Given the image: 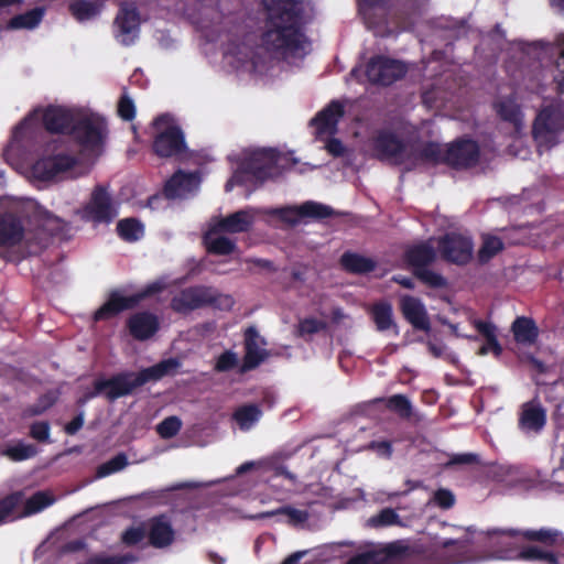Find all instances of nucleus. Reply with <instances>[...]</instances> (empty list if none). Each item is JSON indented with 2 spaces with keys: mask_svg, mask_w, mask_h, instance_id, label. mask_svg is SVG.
<instances>
[{
  "mask_svg": "<svg viewBox=\"0 0 564 564\" xmlns=\"http://www.w3.org/2000/svg\"><path fill=\"white\" fill-rule=\"evenodd\" d=\"M138 305V296H123L119 292L113 291L109 294L108 300L94 313V321L110 319L121 312L132 310Z\"/></svg>",
  "mask_w": 564,
  "mask_h": 564,
  "instance_id": "obj_26",
  "label": "nucleus"
},
{
  "mask_svg": "<svg viewBox=\"0 0 564 564\" xmlns=\"http://www.w3.org/2000/svg\"><path fill=\"white\" fill-rule=\"evenodd\" d=\"M141 18L133 3H123L113 21V35L123 46H131L140 34Z\"/></svg>",
  "mask_w": 564,
  "mask_h": 564,
  "instance_id": "obj_13",
  "label": "nucleus"
},
{
  "mask_svg": "<svg viewBox=\"0 0 564 564\" xmlns=\"http://www.w3.org/2000/svg\"><path fill=\"white\" fill-rule=\"evenodd\" d=\"M77 113L61 106H48L43 112V126L51 133L70 134Z\"/></svg>",
  "mask_w": 564,
  "mask_h": 564,
  "instance_id": "obj_24",
  "label": "nucleus"
},
{
  "mask_svg": "<svg viewBox=\"0 0 564 564\" xmlns=\"http://www.w3.org/2000/svg\"><path fill=\"white\" fill-rule=\"evenodd\" d=\"M408 73L405 63L384 55L369 58L365 67L367 80L376 86L388 87L402 79Z\"/></svg>",
  "mask_w": 564,
  "mask_h": 564,
  "instance_id": "obj_8",
  "label": "nucleus"
},
{
  "mask_svg": "<svg viewBox=\"0 0 564 564\" xmlns=\"http://www.w3.org/2000/svg\"><path fill=\"white\" fill-rule=\"evenodd\" d=\"M520 556L527 561H540L547 564H557V556L553 552L545 551L535 545L524 547L521 551Z\"/></svg>",
  "mask_w": 564,
  "mask_h": 564,
  "instance_id": "obj_49",
  "label": "nucleus"
},
{
  "mask_svg": "<svg viewBox=\"0 0 564 564\" xmlns=\"http://www.w3.org/2000/svg\"><path fill=\"white\" fill-rule=\"evenodd\" d=\"M339 262L345 271L352 274H367L377 267L376 261L371 258L351 251L344 252Z\"/></svg>",
  "mask_w": 564,
  "mask_h": 564,
  "instance_id": "obj_33",
  "label": "nucleus"
},
{
  "mask_svg": "<svg viewBox=\"0 0 564 564\" xmlns=\"http://www.w3.org/2000/svg\"><path fill=\"white\" fill-rule=\"evenodd\" d=\"M473 326L486 340V343L479 348L478 355L484 356L491 351L496 357H499L502 354V347L497 338L496 326L492 323L482 319H474Z\"/></svg>",
  "mask_w": 564,
  "mask_h": 564,
  "instance_id": "obj_31",
  "label": "nucleus"
},
{
  "mask_svg": "<svg viewBox=\"0 0 564 564\" xmlns=\"http://www.w3.org/2000/svg\"><path fill=\"white\" fill-rule=\"evenodd\" d=\"M253 220V216L248 210L240 209L215 223L212 226V234L247 232L251 229Z\"/></svg>",
  "mask_w": 564,
  "mask_h": 564,
  "instance_id": "obj_27",
  "label": "nucleus"
},
{
  "mask_svg": "<svg viewBox=\"0 0 564 564\" xmlns=\"http://www.w3.org/2000/svg\"><path fill=\"white\" fill-rule=\"evenodd\" d=\"M239 359L237 352L232 350H225L221 352L215 362L214 369L217 372H228L238 366Z\"/></svg>",
  "mask_w": 564,
  "mask_h": 564,
  "instance_id": "obj_54",
  "label": "nucleus"
},
{
  "mask_svg": "<svg viewBox=\"0 0 564 564\" xmlns=\"http://www.w3.org/2000/svg\"><path fill=\"white\" fill-rule=\"evenodd\" d=\"M22 241L31 249L26 202L0 210V247L12 248Z\"/></svg>",
  "mask_w": 564,
  "mask_h": 564,
  "instance_id": "obj_6",
  "label": "nucleus"
},
{
  "mask_svg": "<svg viewBox=\"0 0 564 564\" xmlns=\"http://www.w3.org/2000/svg\"><path fill=\"white\" fill-rule=\"evenodd\" d=\"M413 549L399 542L380 550L367 551L351 556L346 564H393L411 557Z\"/></svg>",
  "mask_w": 564,
  "mask_h": 564,
  "instance_id": "obj_16",
  "label": "nucleus"
},
{
  "mask_svg": "<svg viewBox=\"0 0 564 564\" xmlns=\"http://www.w3.org/2000/svg\"><path fill=\"white\" fill-rule=\"evenodd\" d=\"M198 177L195 173L176 171L164 184L163 196L167 199H175L189 193L197 184Z\"/></svg>",
  "mask_w": 564,
  "mask_h": 564,
  "instance_id": "obj_28",
  "label": "nucleus"
},
{
  "mask_svg": "<svg viewBox=\"0 0 564 564\" xmlns=\"http://www.w3.org/2000/svg\"><path fill=\"white\" fill-rule=\"evenodd\" d=\"M400 310L403 317L414 329L431 332V322L422 301L412 295H404L400 300Z\"/></svg>",
  "mask_w": 564,
  "mask_h": 564,
  "instance_id": "obj_25",
  "label": "nucleus"
},
{
  "mask_svg": "<svg viewBox=\"0 0 564 564\" xmlns=\"http://www.w3.org/2000/svg\"><path fill=\"white\" fill-rule=\"evenodd\" d=\"M80 218L94 224H110L118 215L111 195L102 185H97L91 192L89 202L78 210Z\"/></svg>",
  "mask_w": 564,
  "mask_h": 564,
  "instance_id": "obj_11",
  "label": "nucleus"
},
{
  "mask_svg": "<svg viewBox=\"0 0 564 564\" xmlns=\"http://www.w3.org/2000/svg\"><path fill=\"white\" fill-rule=\"evenodd\" d=\"M117 232L122 240L127 242H134L143 237L144 226L137 218H124L118 221Z\"/></svg>",
  "mask_w": 564,
  "mask_h": 564,
  "instance_id": "obj_39",
  "label": "nucleus"
},
{
  "mask_svg": "<svg viewBox=\"0 0 564 564\" xmlns=\"http://www.w3.org/2000/svg\"><path fill=\"white\" fill-rule=\"evenodd\" d=\"M128 465V457L124 453H119L106 463L100 464L96 470L97 478H105L109 475L118 473Z\"/></svg>",
  "mask_w": 564,
  "mask_h": 564,
  "instance_id": "obj_45",
  "label": "nucleus"
},
{
  "mask_svg": "<svg viewBox=\"0 0 564 564\" xmlns=\"http://www.w3.org/2000/svg\"><path fill=\"white\" fill-rule=\"evenodd\" d=\"M373 156L380 161H393L395 164L403 163L402 156L406 145L392 130L380 129L371 139Z\"/></svg>",
  "mask_w": 564,
  "mask_h": 564,
  "instance_id": "obj_15",
  "label": "nucleus"
},
{
  "mask_svg": "<svg viewBox=\"0 0 564 564\" xmlns=\"http://www.w3.org/2000/svg\"><path fill=\"white\" fill-rule=\"evenodd\" d=\"M152 127L156 134L152 150L159 158H172L186 151L184 133L170 113H161L154 118Z\"/></svg>",
  "mask_w": 564,
  "mask_h": 564,
  "instance_id": "obj_7",
  "label": "nucleus"
},
{
  "mask_svg": "<svg viewBox=\"0 0 564 564\" xmlns=\"http://www.w3.org/2000/svg\"><path fill=\"white\" fill-rule=\"evenodd\" d=\"M69 135L82 147L95 149L104 143L107 121L96 113H77Z\"/></svg>",
  "mask_w": 564,
  "mask_h": 564,
  "instance_id": "obj_9",
  "label": "nucleus"
},
{
  "mask_svg": "<svg viewBox=\"0 0 564 564\" xmlns=\"http://www.w3.org/2000/svg\"><path fill=\"white\" fill-rule=\"evenodd\" d=\"M3 454L13 462H22L34 457L37 454V449L32 444L20 442L13 446L7 447Z\"/></svg>",
  "mask_w": 564,
  "mask_h": 564,
  "instance_id": "obj_48",
  "label": "nucleus"
},
{
  "mask_svg": "<svg viewBox=\"0 0 564 564\" xmlns=\"http://www.w3.org/2000/svg\"><path fill=\"white\" fill-rule=\"evenodd\" d=\"M147 536L145 522L139 527H130L123 531L121 541L128 546L139 544Z\"/></svg>",
  "mask_w": 564,
  "mask_h": 564,
  "instance_id": "obj_57",
  "label": "nucleus"
},
{
  "mask_svg": "<svg viewBox=\"0 0 564 564\" xmlns=\"http://www.w3.org/2000/svg\"><path fill=\"white\" fill-rule=\"evenodd\" d=\"M547 422L546 409L536 399L524 402L520 406L518 429L527 436L542 433Z\"/></svg>",
  "mask_w": 564,
  "mask_h": 564,
  "instance_id": "obj_19",
  "label": "nucleus"
},
{
  "mask_svg": "<svg viewBox=\"0 0 564 564\" xmlns=\"http://www.w3.org/2000/svg\"><path fill=\"white\" fill-rule=\"evenodd\" d=\"M497 113L501 120L520 127L522 122V112L520 107L511 100H502L496 105Z\"/></svg>",
  "mask_w": 564,
  "mask_h": 564,
  "instance_id": "obj_43",
  "label": "nucleus"
},
{
  "mask_svg": "<svg viewBox=\"0 0 564 564\" xmlns=\"http://www.w3.org/2000/svg\"><path fill=\"white\" fill-rule=\"evenodd\" d=\"M44 15L45 8L36 7L24 13L12 17L7 24V28L9 30H32L35 29L42 22Z\"/></svg>",
  "mask_w": 564,
  "mask_h": 564,
  "instance_id": "obj_35",
  "label": "nucleus"
},
{
  "mask_svg": "<svg viewBox=\"0 0 564 564\" xmlns=\"http://www.w3.org/2000/svg\"><path fill=\"white\" fill-rule=\"evenodd\" d=\"M232 303L234 301L230 295L220 294L212 286L193 285L181 290L174 295L170 306L175 313L187 314L206 306L221 307L226 305L230 307Z\"/></svg>",
  "mask_w": 564,
  "mask_h": 564,
  "instance_id": "obj_5",
  "label": "nucleus"
},
{
  "mask_svg": "<svg viewBox=\"0 0 564 564\" xmlns=\"http://www.w3.org/2000/svg\"><path fill=\"white\" fill-rule=\"evenodd\" d=\"M182 427V422L177 416L165 417L156 427L158 433L163 438L175 436Z\"/></svg>",
  "mask_w": 564,
  "mask_h": 564,
  "instance_id": "obj_56",
  "label": "nucleus"
},
{
  "mask_svg": "<svg viewBox=\"0 0 564 564\" xmlns=\"http://www.w3.org/2000/svg\"><path fill=\"white\" fill-rule=\"evenodd\" d=\"M326 150L335 158L341 156L345 153V148L339 139L332 138L326 143Z\"/></svg>",
  "mask_w": 564,
  "mask_h": 564,
  "instance_id": "obj_62",
  "label": "nucleus"
},
{
  "mask_svg": "<svg viewBox=\"0 0 564 564\" xmlns=\"http://www.w3.org/2000/svg\"><path fill=\"white\" fill-rule=\"evenodd\" d=\"M420 343H424L423 338L417 339ZM429 352L435 357L440 358L444 355L445 351V345L434 343L433 340H426L425 341Z\"/></svg>",
  "mask_w": 564,
  "mask_h": 564,
  "instance_id": "obj_64",
  "label": "nucleus"
},
{
  "mask_svg": "<svg viewBox=\"0 0 564 564\" xmlns=\"http://www.w3.org/2000/svg\"><path fill=\"white\" fill-rule=\"evenodd\" d=\"M386 408L398 414L399 417L409 420L413 414V406L409 398L404 394H393L384 399Z\"/></svg>",
  "mask_w": 564,
  "mask_h": 564,
  "instance_id": "obj_41",
  "label": "nucleus"
},
{
  "mask_svg": "<svg viewBox=\"0 0 564 564\" xmlns=\"http://www.w3.org/2000/svg\"><path fill=\"white\" fill-rule=\"evenodd\" d=\"M369 9L383 12L384 22H391L398 28L411 23L413 17L420 13L421 0H364Z\"/></svg>",
  "mask_w": 564,
  "mask_h": 564,
  "instance_id": "obj_10",
  "label": "nucleus"
},
{
  "mask_svg": "<svg viewBox=\"0 0 564 564\" xmlns=\"http://www.w3.org/2000/svg\"><path fill=\"white\" fill-rule=\"evenodd\" d=\"M560 532L554 529L542 528L539 530H527L523 536L529 541H538L545 545H554L557 542Z\"/></svg>",
  "mask_w": 564,
  "mask_h": 564,
  "instance_id": "obj_51",
  "label": "nucleus"
},
{
  "mask_svg": "<svg viewBox=\"0 0 564 564\" xmlns=\"http://www.w3.org/2000/svg\"><path fill=\"white\" fill-rule=\"evenodd\" d=\"M281 158V153L271 148L253 151L240 162L237 171L226 183V191H231L234 185H243L249 177L262 184L267 180L280 176Z\"/></svg>",
  "mask_w": 564,
  "mask_h": 564,
  "instance_id": "obj_3",
  "label": "nucleus"
},
{
  "mask_svg": "<svg viewBox=\"0 0 564 564\" xmlns=\"http://www.w3.org/2000/svg\"><path fill=\"white\" fill-rule=\"evenodd\" d=\"M562 131H564V110L555 105L543 107L532 126L534 139L551 142Z\"/></svg>",
  "mask_w": 564,
  "mask_h": 564,
  "instance_id": "obj_14",
  "label": "nucleus"
},
{
  "mask_svg": "<svg viewBox=\"0 0 564 564\" xmlns=\"http://www.w3.org/2000/svg\"><path fill=\"white\" fill-rule=\"evenodd\" d=\"M283 514L288 517V523L292 525L304 523L308 519V512L305 510H299L291 506H283L276 510L269 511L262 514V517H273Z\"/></svg>",
  "mask_w": 564,
  "mask_h": 564,
  "instance_id": "obj_47",
  "label": "nucleus"
},
{
  "mask_svg": "<svg viewBox=\"0 0 564 564\" xmlns=\"http://www.w3.org/2000/svg\"><path fill=\"white\" fill-rule=\"evenodd\" d=\"M416 158L427 163L445 164V150H443L438 143L434 141H427L424 142L416 151Z\"/></svg>",
  "mask_w": 564,
  "mask_h": 564,
  "instance_id": "obj_42",
  "label": "nucleus"
},
{
  "mask_svg": "<svg viewBox=\"0 0 564 564\" xmlns=\"http://www.w3.org/2000/svg\"><path fill=\"white\" fill-rule=\"evenodd\" d=\"M265 17L260 40L270 54L297 56L308 43L301 0H262Z\"/></svg>",
  "mask_w": 564,
  "mask_h": 564,
  "instance_id": "obj_1",
  "label": "nucleus"
},
{
  "mask_svg": "<svg viewBox=\"0 0 564 564\" xmlns=\"http://www.w3.org/2000/svg\"><path fill=\"white\" fill-rule=\"evenodd\" d=\"M29 226L31 230V253L43 249L51 237L64 236L70 230V224L52 214L36 202L29 200Z\"/></svg>",
  "mask_w": 564,
  "mask_h": 564,
  "instance_id": "obj_4",
  "label": "nucleus"
},
{
  "mask_svg": "<svg viewBox=\"0 0 564 564\" xmlns=\"http://www.w3.org/2000/svg\"><path fill=\"white\" fill-rule=\"evenodd\" d=\"M102 7L101 0H74L68 4V10L77 21L83 22L97 17Z\"/></svg>",
  "mask_w": 564,
  "mask_h": 564,
  "instance_id": "obj_34",
  "label": "nucleus"
},
{
  "mask_svg": "<svg viewBox=\"0 0 564 564\" xmlns=\"http://www.w3.org/2000/svg\"><path fill=\"white\" fill-rule=\"evenodd\" d=\"M23 495L20 491L12 492L0 500V525L4 523L22 502Z\"/></svg>",
  "mask_w": 564,
  "mask_h": 564,
  "instance_id": "obj_50",
  "label": "nucleus"
},
{
  "mask_svg": "<svg viewBox=\"0 0 564 564\" xmlns=\"http://www.w3.org/2000/svg\"><path fill=\"white\" fill-rule=\"evenodd\" d=\"M282 221L296 225L304 218H313V219H325L333 216L334 212L332 207L308 200L303 203L300 206H288L282 208H276L273 212Z\"/></svg>",
  "mask_w": 564,
  "mask_h": 564,
  "instance_id": "obj_18",
  "label": "nucleus"
},
{
  "mask_svg": "<svg viewBox=\"0 0 564 564\" xmlns=\"http://www.w3.org/2000/svg\"><path fill=\"white\" fill-rule=\"evenodd\" d=\"M432 501L441 509L447 510L454 507L456 498L452 490L438 488L434 491Z\"/></svg>",
  "mask_w": 564,
  "mask_h": 564,
  "instance_id": "obj_59",
  "label": "nucleus"
},
{
  "mask_svg": "<svg viewBox=\"0 0 564 564\" xmlns=\"http://www.w3.org/2000/svg\"><path fill=\"white\" fill-rule=\"evenodd\" d=\"M262 416V411L258 404L250 403L240 405L232 413L234 421L238 424L241 431H248L256 424Z\"/></svg>",
  "mask_w": 564,
  "mask_h": 564,
  "instance_id": "obj_37",
  "label": "nucleus"
},
{
  "mask_svg": "<svg viewBox=\"0 0 564 564\" xmlns=\"http://www.w3.org/2000/svg\"><path fill=\"white\" fill-rule=\"evenodd\" d=\"M437 248L443 260L464 265L473 258L474 242L470 237L452 231L440 238Z\"/></svg>",
  "mask_w": 564,
  "mask_h": 564,
  "instance_id": "obj_12",
  "label": "nucleus"
},
{
  "mask_svg": "<svg viewBox=\"0 0 564 564\" xmlns=\"http://www.w3.org/2000/svg\"><path fill=\"white\" fill-rule=\"evenodd\" d=\"M50 424L46 421L34 422L30 427V436L37 442H48L50 441Z\"/></svg>",
  "mask_w": 564,
  "mask_h": 564,
  "instance_id": "obj_60",
  "label": "nucleus"
},
{
  "mask_svg": "<svg viewBox=\"0 0 564 564\" xmlns=\"http://www.w3.org/2000/svg\"><path fill=\"white\" fill-rule=\"evenodd\" d=\"M414 275L430 288L440 289L446 285V279L427 267L414 270Z\"/></svg>",
  "mask_w": 564,
  "mask_h": 564,
  "instance_id": "obj_52",
  "label": "nucleus"
},
{
  "mask_svg": "<svg viewBox=\"0 0 564 564\" xmlns=\"http://www.w3.org/2000/svg\"><path fill=\"white\" fill-rule=\"evenodd\" d=\"M503 241L497 237L487 235L482 239V245L478 250V260L480 263H486L491 260L496 254L503 250Z\"/></svg>",
  "mask_w": 564,
  "mask_h": 564,
  "instance_id": "obj_44",
  "label": "nucleus"
},
{
  "mask_svg": "<svg viewBox=\"0 0 564 564\" xmlns=\"http://www.w3.org/2000/svg\"><path fill=\"white\" fill-rule=\"evenodd\" d=\"M76 160L68 154H56L37 160L33 165V174L41 181H52L58 174L74 167Z\"/></svg>",
  "mask_w": 564,
  "mask_h": 564,
  "instance_id": "obj_22",
  "label": "nucleus"
},
{
  "mask_svg": "<svg viewBox=\"0 0 564 564\" xmlns=\"http://www.w3.org/2000/svg\"><path fill=\"white\" fill-rule=\"evenodd\" d=\"M137 561V556L127 553L121 555H94L90 556L84 564H131Z\"/></svg>",
  "mask_w": 564,
  "mask_h": 564,
  "instance_id": "obj_53",
  "label": "nucleus"
},
{
  "mask_svg": "<svg viewBox=\"0 0 564 564\" xmlns=\"http://www.w3.org/2000/svg\"><path fill=\"white\" fill-rule=\"evenodd\" d=\"M84 425V416L83 414H78L75 417H73L66 425H65V432L68 435L76 434Z\"/></svg>",
  "mask_w": 564,
  "mask_h": 564,
  "instance_id": "obj_63",
  "label": "nucleus"
},
{
  "mask_svg": "<svg viewBox=\"0 0 564 564\" xmlns=\"http://www.w3.org/2000/svg\"><path fill=\"white\" fill-rule=\"evenodd\" d=\"M511 333L517 344L532 346L538 341L540 329L532 317L518 316L511 324Z\"/></svg>",
  "mask_w": 564,
  "mask_h": 564,
  "instance_id": "obj_30",
  "label": "nucleus"
},
{
  "mask_svg": "<svg viewBox=\"0 0 564 564\" xmlns=\"http://www.w3.org/2000/svg\"><path fill=\"white\" fill-rule=\"evenodd\" d=\"M117 112L124 121H132L135 118L134 102L126 93L119 98Z\"/></svg>",
  "mask_w": 564,
  "mask_h": 564,
  "instance_id": "obj_58",
  "label": "nucleus"
},
{
  "mask_svg": "<svg viewBox=\"0 0 564 564\" xmlns=\"http://www.w3.org/2000/svg\"><path fill=\"white\" fill-rule=\"evenodd\" d=\"M368 448L384 458H390L393 453L392 443L390 441H372L369 443Z\"/></svg>",
  "mask_w": 564,
  "mask_h": 564,
  "instance_id": "obj_61",
  "label": "nucleus"
},
{
  "mask_svg": "<svg viewBox=\"0 0 564 564\" xmlns=\"http://www.w3.org/2000/svg\"><path fill=\"white\" fill-rule=\"evenodd\" d=\"M369 524L373 528L403 525L400 516L392 508H384L380 510L379 513L369 519Z\"/></svg>",
  "mask_w": 564,
  "mask_h": 564,
  "instance_id": "obj_46",
  "label": "nucleus"
},
{
  "mask_svg": "<svg viewBox=\"0 0 564 564\" xmlns=\"http://www.w3.org/2000/svg\"><path fill=\"white\" fill-rule=\"evenodd\" d=\"M404 258L414 271L432 264L435 261L436 252L429 242H421L410 247L405 251Z\"/></svg>",
  "mask_w": 564,
  "mask_h": 564,
  "instance_id": "obj_32",
  "label": "nucleus"
},
{
  "mask_svg": "<svg viewBox=\"0 0 564 564\" xmlns=\"http://www.w3.org/2000/svg\"><path fill=\"white\" fill-rule=\"evenodd\" d=\"M243 337L245 356L239 368L240 373H246L258 368L268 356L267 350L260 348V345H264L265 341L261 338L254 326L247 327Z\"/></svg>",
  "mask_w": 564,
  "mask_h": 564,
  "instance_id": "obj_20",
  "label": "nucleus"
},
{
  "mask_svg": "<svg viewBox=\"0 0 564 564\" xmlns=\"http://www.w3.org/2000/svg\"><path fill=\"white\" fill-rule=\"evenodd\" d=\"M54 501L55 498L51 494L46 491H36L29 499H26L23 512L19 516V518L37 513L53 505Z\"/></svg>",
  "mask_w": 564,
  "mask_h": 564,
  "instance_id": "obj_40",
  "label": "nucleus"
},
{
  "mask_svg": "<svg viewBox=\"0 0 564 564\" xmlns=\"http://www.w3.org/2000/svg\"><path fill=\"white\" fill-rule=\"evenodd\" d=\"M372 319L379 332H384L394 328V333L398 334V326L393 321L392 306L388 302L376 303L371 310Z\"/></svg>",
  "mask_w": 564,
  "mask_h": 564,
  "instance_id": "obj_38",
  "label": "nucleus"
},
{
  "mask_svg": "<svg viewBox=\"0 0 564 564\" xmlns=\"http://www.w3.org/2000/svg\"><path fill=\"white\" fill-rule=\"evenodd\" d=\"M130 336L139 341L152 338L160 329L159 317L148 311L137 312L127 319Z\"/></svg>",
  "mask_w": 564,
  "mask_h": 564,
  "instance_id": "obj_23",
  "label": "nucleus"
},
{
  "mask_svg": "<svg viewBox=\"0 0 564 564\" xmlns=\"http://www.w3.org/2000/svg\"><path fill=\"white\" fill-rule=\"evenodd\" d=\"M181 362L176 358H167L158 364L143 368L140 371H121L110 378H99L93 383V390L85 393L79 400L84 403L98 395H104L113 402L120 398L131 395L138 388L150 381H159L164 377L177 373Z\"/></svg>",
  "mask_w": 564,
  "mask_h": 564,
  "instance_id": "obj_2",
  "label": "nucleus"
},
{
  "mask_svg": "<svg viewBox=\"0 0 564 564\" xmlns=\"http://www.w3.org/2000/svg\"><path fill=\"white\" fill-rule=\"evenodd\" d=\"M204 243L208 253L217 256H229L237 248L236 242L230 238L212 234V228L205 234Z\"/></svg>",
  "mask_w": 564,
  "mask_h": 564,
  "instance_id": "obj_36",
  "label": "nucleus"
},
{
  "mask_svg": "<svg viewBox=\"0 0 564 564\" xmlns=\"http://www.w3.org/2000/svg\"><path fill=\"white\" fill-rule=\"evenodd\" d=\"M148 542L155 549L170 546L175 540V531L166 514L154 516L145 521Z\"/></svg>",
  "mask_w": 564,
  "mask_h": 564,
  "instance_id": "obj_21",
  "label": "nucleus"
},
{
  "mask_svg": "<svg viewBox=\"0 0 564 564\" xmlns=\"http://www.w3.org/2000/svg\"><path fill=\"white\" fill-rule=\"evenodd\" d=\"M326 328V323L324 321L317 319L315 317H306L301 319L297 325V335L303 337L305 335H314L324 330Z\"/></svg>",
  "mask_w": 564,
  "mask_h": 564,
  "instance_id": "obj_55",
  "label": "nucleus"
},
{
  "mask_svg": "<svg viewBox=\"0 0 564 564\" xmlns=\"http://www.w3.org/2000/svg\"><path fill=\"white\" fill-rule=\"evenodd\" d=\"M480 158L478 143L471 139H459L445 150V164L455 170H466L477 165Z\"/></svg>",
  "mask_w": 564,
  "mask_h": 564,
  "instance_id": "obj_17",
  "label": "nucleus"
},
{
  "mask_svg": "<svg viewBox=\"0 0 564 564\" xmlns=\"http://www.w3.org/2000/svg\"><path fill=\"white\" fill-rule=\"evenodd\" d=\"M344 113V106L334 100L312 119L311 124L318 133H334Z\"/></svg>",
  "mask_w": 564,
  "mask_h": 564,
  "instance_id": "obj_29",
  "label": "nucleus"
}]
</instances>
